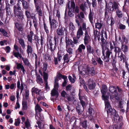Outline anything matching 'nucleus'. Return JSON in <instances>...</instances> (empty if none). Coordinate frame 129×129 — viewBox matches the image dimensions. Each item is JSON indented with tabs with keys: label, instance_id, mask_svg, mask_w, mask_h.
Here are the masks:
<instances>
[{
	"label": "nucleus",
	"instance_id": "obj_15",
	"mask_svg": "<svg viewBox=\"0 0 129 129\" xmlns=\"http://www.w3.org/2000/svg\"><path fill=\"white\" fill-rule=\"evenodd\" d=\"M64 31H67L66 28L61 27L60 28L59 27L57 29V32L58 35L62 36L64 35Z\"/></svg>",
	"mask_w": 129,
	"mask_h": 129
},
{
	"label": "nucleus",
	"instance_id": "obj_53",
	"mask_svg": "<svg viewBox=\"0 0 129 129\" xmlns=\"http://www.w3.org/2000/svg\"><path fill=\"white\" fill-rule=\"evenodd\" d=\"M31 13L30 10H26L25 11V14L27 18H29L30 17Z\"/></svg>",
	"mask_w": 129,
	"mask_h": 129
},
{
	"label": "nucleus",
	"instance_id": "obj_32",
	"mask_svg": "<svg viewBox=\"0 0 129 129\" xmlns=\"http://www.w3.org/2000/svg\"><path fill=\"white\" fill-rule=\"evenodd\" d=\"M49 43L50 50L51 52H53L55 49L56 47L55 46H55H54V44L52 43L51 40H49Z\"/></svg>",
	"mask_w": 129,
	"mask_h": 129
},
{
	"label": "nucleus",
	"instance_id": "obj_5",
	"mask_svg": "<svg viewBox=\"0 0 129 129\" xmlns=\"http://www.w3.org/2000/svg\"><path fill=\"white\" fill-rule=\"evenodd\" d=\"M104 53L102 52L103 56L102 58L104 61L105 62H108L110 60V56L111 55V57L113 58V56L112 55V53L111 51H109L108 50Z\"/></svg>",
	"mask_w": 129,
	"mask_h": 129
},
{
	"label": "nucleus",
	"instance_id": "obj_9",
	"mask_svg": "<svg viewBox=\"0 0 129 129\" xmlns=\"http://www.w3.org/2000/svg\"><path fill=\"white\" fill-rule=\"evenodd\" d=\"M102 33V35L101 36V41L102 44H101L102 47H103L104 48L105 44L107 42H106V40L104 39V37L107 39V35L106 32L105 31H104V30H102L101 32Z\"/></svg>",
	"mask_w": 129,
	"mask_h": 129
},
{
	"label": "nucleus",
	"instance_id": "obj_49",
	"mask_svg": "<svg viewBox=\"0 0 129 129\" xmlns=\"http://www.w3.org/2000/svg\"><path fill=\"white\" fill-rule=\"evenodd\" d=\"M6 13L7 14V15L10 16L11 14L12 13V11L10 8L6 9Z\"/></svg>",
	"mask_w": 129,
	"mask_h": 129
},
{
	"label": "nucleus",
	"instance_id": "obj_35",
	"mask_svg": "<svg viewBox=\"0 0 129 129\" xmlns=\"http://www.w3.org/2000/svg\"><path fill=\"white\" fill-rule=\"evenodd\" d=\"M51 95L52 96H58V91L54 88H53L51 91Z\"/></svg>",
	"mask_w": 129,
	"mask_h": 129
},
{
	"label": "nucleus",
	"instance_id": "obj_45",
	"mask_svg": "<svg viewBox=\"0 0 129 129\" xmlns=\"http://www.w3.org/2000/svg\"><path fill=\"white\" fill-rule=\"evenodd\" d=\"M87 121L86 120L80 122V125L83 127L86 128L87 127Z\"/></svg>",
	"mask_w": 129,
	"mask_h": 129
},
{
	"label": "nucleus",
	"instance_id": "obj_60",
	"mask_svg": "<svg viewBox=\"0 0 129 129\" xmlns=\"http://www.w3.org/2000/svg\"><path fill=\"white\" fill-rule=\"evenodd\" d=\"M45 58L48 61H50L51 60V58L50 56L48 54H46L44 56Z\"/></svg>",
	"mask_w": 129,
	"mask_h": 129
},
{
	"label": "nucleus",
	"instance_id": "obj_62",
	"mask_svg": "<svg viewBox=\"0 0 129 129\" xmlns=\"http://www.w3.org/2000/svg\"><path fill=\"white\" fill-rule=\"evenodd\" d=\"M96 60L101 65L103 64V61H102L100 58L97 57Z\"/></svg>",
	"mask_w": 129,
	"mask_h": 129
},
{
	"label": "nucleus",
	"instance_id": "obj_56",
	"mask_svg": "<svg viewBox=\"0 0 129 129\" xmlns=\"http://www.w3.org/2000/svg\"><path fill=\"white\" fill-rule=\"evenodd\" d=\"M79 95V99L80 100V103L81 104L83 107V108L85 106V103L84 101L82 99V97Z\"/></svg>",
	"mask_w": 129,
	"mask_h": 129
},
{
	"label": "nucleus",
	"instance_id": "obj_39",
	"mask_svg": "<svg viewBox=\"0 0 129 129\" xmlns=\"http://www.w3.org/2000/svg\"><path fill=\"white\" fill-rule=\"evenodd\" d=\"M63 59L64 62L68 63L69 61V54H66L64 55L63 56Z\"/></svg>",
	"mask_w": 129,
	"mask_h": 129
},
{
	"label": "nucleus",
	"instance_id": "obj_34",
	"mask_svg": "<svg viewBox=\"0 0 129 129\" xmlns=\"http://www.w3.org/2000/svg\"><path fill=\"white\" fill-rule=\"evenodd\" d=\"M86 2L84 3L83 4H81L80 6V9L83 12H85L87 7L86 5Z\"/></svg>",
	"mask_w": 129,
	"mask_h": 129
},
{
	"label": "nucleus",
	"instance_id": "obj_23",
	"mask_svg": "<svg viewBox=\"0 0 129 129\" xmlns=\"http://www.w3.org/2000/svg\"><path fill=\"white\" fill-rule=\"evenodd\" d=\"M109 90L111 93H115L117 91V88L115 86H110L109 88Z\"/></svg>",
	"mask_w": 129,
	"mask_h": 129
},
{
	"label": "nucleus",
	"instance_id": "obj_29",
	"mask_svg": "<svg viewBox=\"0 0 129 129\" xmlns=\"http://www.w3.org/2000/svg\"><path fill=\"white\" fill-rule=\"evenodd\" d=\"M27 49L26 50L27 52L28 55L29 54H31L32 53L33 50L31 46L28 44L27 46Z\"/></svg>",
	"mask_w": 129,
	"mask_h": 129
},
{
	"label": "nucleus",
	"instance_id": "obj_36",
	"mask_svg": "<svg viewBox=\"0 0 129 129\" xmlns=\"http://www.w3.org/2000/svg\"><path fill=\"white\" fill-rule=\"evenodd\" d=\"M19 43L20 44L23 49H24L25 47V45L23 40L22 38L19 39Z\"/></svg>",
	"mask_w": 129,
	"mask_h": 129
},
{
	"label": "nucleus",
	"instance_id": "obj_31",
	"mask_svg": "<svg viewBox=\"0 0 129 129\" xmlns=\"http://www.w3.org/2000/svg\"><path fill=\"white\" fill-rule=\"evenodd\" d=\"M4 13V10L3 9L2 6H1L0 7V17L2 21H3L4 20L3 17Z\"/></svg>",
	"mask_w": 129,
	"mask_h": 129
},
{
	"label": "nucleus",
	"instance_id": "obj_48",
	"mask_svg": "<svg viewBox=\"0 0 129 129\" xmlns=\"http://www.w3.org/2000/svg\"><path fill=\"white\" fill-rule=\"evenodd\" d=\"M68 15L70 17L74 16V9L69 10L68 12Z\"/></svg>",
	"mask_w": 129,
	"mask_h": 129
},
{
	"label": "nucleus",
	"instance_id": "obj_24",
	"mask_svg": "<svg viewBox=\"0 0 129 129\" xmlns=\"http://www.w3.org/2000/svg\"><path fill=\"white\" fill-rule=\"evenodd\" d=\"M105 44L106 45H105L104 48V50L103 47H102V52H103V53H104V52H106V51H107V50H108V51H111L110 50V49L108 48L109 46V42H107Z\"/></svg>",
	"mask_w": 129,
	"mask_h": 129
},
{
	"label": "nucleus",
	"instance_id": "obj_51",
	"mask_svg": "<svg viewBox=\"0 0 129 129\" xmlns=\"http://www.w3.org/2000/svg\"><path fill=\"white\" fill-rule=\"evenodd\" d=\"M75 27L73 24L72 22L70 23L69 24V29L72 30V31H73L75 30Z\"/></svg>",
	"mask_w": 129,
	"mask_h": 129
},
{
	"label": "nucleus",
	"instance_id": "obj_40",
	"mask_svg": "<svg viewBox=\"0 0 129 129\" xmlns=\"http://www.w3.org/2000/svg\"><path fill=\"white\" fill-rule=\"evenodd\" d=\"M36 81L39 84H42L43 83L42 79L39 75H38L37 77Z\"/></svg>",
	"mask_w": 129,
	"mask_h": 129
},
{
	"label": "nucleus",
	"instance_id": "obj_26",
	"mask_svg": "<svg viewBox=\"0 0 129 129\" xmlns=\"http://www.w3.org/2000/svg\"><path fill=\"white\" fill-rule=\"evenodd\" d=\"M94 38L96 39L97 38L98 40L99 41H100V32L96 30H94Z\"/></svg>",
	"mask_w": 129,
	"mask_h": 129
},
{
	"label": "nucleus",
	"instance_id": "obj_18",
	"mask_svg": "<svg viewBox=\"0 0 129 129\" xmlns=\"http://www.w3.org/2000/svg\"><path fill=\"white\" fill-rule=\"evenodd\" d=\"M85 46L83 44H81L79 45V47L77 50V51L79 53H81L85 49Z\"/></svg>",
	"mask_w": 129,
	"mask_h": 129
},
{
	"label": "nucleus",
	"instance_id": "obj_54",
	"mask_svg": "<svg viewBox=\"0 0 129 129\" xmlns=\"http://www.w3.org/2000/svg\"><path fill=\"white\" fill-rule=\"evenodd\" d=\"M27 103L26 102L23 101L22 102V106L23 109L24 110H26L27 109Z\"/></svg>",
	"mask_w": 129,
	"mask_h": 129
},
{
	"label": "nucleus",
	"instance_id": "obj_3",
	"mask_svg": "<svg viewBox=\"0 0 129 129\" xmlns=\"http://www.w3.org/2000/svg\"><path fill=\"white\" fill-rule=\"evenodd\" d=\"M105 101V108L107 110V113L108 115H111V114H114L115 112V110L113 109H112L111 107L110 103L108 101V97L106 96L103 98Z\"/></svg>",
	"mask_w": 129,
	"mask_h": 129
},
{
	"label": "nucleus",
	"instance_id": "obj_16",
	"mask_svg": "<svg viewBox=\"0 0 129 129\" xmlns=\"http://www.w3.org/2000/svg\"><path fill=\"white\" fill-rule=\"evenodd\" d=\"M75 4L74 2L72 0L70 1L66 7L69 10L74 9L75 8Z\"/></svg>",
	"mask_w": 129,
	"mask_h": 129
},
{
	"label": "nucleus",
	"instance_id": "obj_33",
	"mask_svg": "<svg viewBox=\"0 0 129 129\" xmlns=\"http://www.w3.org/2000/svg\"><path fill=\"white\" fill-rule=\"evenodd\" d=\"M34 33L32 31H31L30 32V34L27 36V38H28V41L30 42H32V38L33 36Z\"/></svg>",
	"mask_w": 129,
	"mask_h": 129
},
{
	"label": "nucleus",
	"instance_id": "obj_58",
	"mask_svg": "<svg viewBox=\"0 0 129 129\" xmlns=\"http://www.w3.org/2000/svg\"><path fill=\"white\" fill-rule=\"evenodd\" d=\"M110 129H118V126L117 125H113L110 127Z\"/></svg>",
	"mask_w": 129,
	"mask_h": 129
},
{
	"label": "nucleus",
	"instance_id": "obj_4",
	"mask_svg": "<svg viewBox=\"0 0 129 129\" xmlns=\"http://www.w3.org/2000/svg\"><path fill=\"white\" fill-rule=\"evenodd\" d=\"M105 101V108L107 110V113L108 115H111V114H114L115 112V110L113 109H112L111 107L110 103L108 101V97L106 96L103 98Z\"/></svg>",
	"mask_w": 129,
	"mask_h": 129
},
{
	"label": "nucleus",
	"instance_id": "obj_27",
	"mask_svg": "<svg viewBox=\"0 0 129 129\" xmlns=\"http://www.w3.org/2000/svg\"><path fill=\"white\" fill-rule=\"evenodd\" d=\"M17 87L19 90V89H20V93H21L22 92V91L24 89L23 84L22 83H21L20 86V82L19 81H18L17 82Z\"/></svg>",
	"mask_w": 129,
	"mask_h": 129
},
{
	"label": "nucleus",
	"instance_id": "obj_61",
	"mask_svg": "<svg viewBox=\"0 0 129 129\" xmlns=\"http://www.w3.org/2000/svg\"><path fill=\"white\" fill-rule=\"evenodd\" d=\"M76 109L79 114H80L82 112V111L81 110L80 107L77 106L76 107Z\"/></svg>",
	"mask_w": 129,
	"mask_h": 129
},
{
	"label": "nucleus",
	"instance_id": "obj_52",
	"mask_svg": "<svg viewBox=\"0 0 129 129\" xmlns=\"http://www.w3.org/2000/svg\"><path fill=\"white\" fill-rule=\"evenodd\" d=\"M114 51L116 53H119L121 52V49L118 47L116 46H114Z\"/></svg>",
	"mask_w": 129,
	"mask_h": 129
},
{
	"label": "nucleus",
	"instance_id": "obj_37",
	"mask_svg": "<svg viewBox=\"0 0 129 129\" xmlns=\"http://www.w3.org/2000/svg\"><path fill=\"white\" fill-rule=\"evenodd\" d=\"M103 26V23L98 22L95 24V28L99 29H100Z\"/></svg>",
	"mask_w": 129,
	"mask_h": 129
},
{
	"label": "nucleus",
	"instance_id": "obj_25",
	"mask_svg": "<svg viewBox=\"0 0 129 129\" xmlns=\"http://www.w3.org/2000/svg\"><path fill=\"white\" fill-rule=\"evenodd\" d=\"M87 52L89 54H93L94 53V50L93 48L89 45H88L86 46Z\"/></svg>",
	"mask_w": 129,
	"mask_h": 129
},
{
	"label": "nucleus",
	"instance_id": "obj_50",
	"mask_svg": "<svg viewBox=\"0 0 129 129\" xmlns=\"http://www.w3.org/2000/svg\"><path fill=\"white\" fill-rule=\"evenodd\" d=\"M35 109L36 112H40L42 110L41 108L38 104H37L36 106Z\"/></svg>",
	"mask_w": 129,
	"mask_h": 129
},
{
	"label": "nucleus",
	"instance_id": "obj_30",
	"mask_svg": "<svg viewBox=\"0 0 129 129\" xmlns=\"http://www.w3.org/2000/svg\"><path fill=\"white\" fill-rule=\"evenodd\" d=\"M121 49L122 51L124 53H125L128 51V46L124 44H122V46Z\"/></svg>",
	"mask_w": 129,
	"mask_h": 129
},
{
	"label": "nucleus",
	"instance_id": "obj_22",
	"mask_svg": "<svg viewBox=\"0 0 129 129\" xmlns=\"http://www.w3.org/2000/svg\"><path fill=\"white\" fill-rule=\"evenodd\" d=\"M83 34V31L81 26H80L77 32L76 37L78 39H79L81 36Z\"/></svg>",
	"mask_w": 129,
	"mask_h": 129
},
{
	"label": "nucleus",
	"instance_id": "obj_57",
	"mask_svg": "<svg viewBox=\"0 0 129 129\" xmlns=\"http://www.w3.org/2000/svg\"><path fill=\"white\" fill-rule=\"evenodd\" d=\"M44 30L46 33L47 34L49 33V31L48 29V28L46 24L44 22Z\"/></svg>",
	"mask_w": 129,
	"mask_h": 129
},
{
	"label": "nucleus",
	"instance_id": "obj_13",
	"mask_svg": "<svg viewBox=\"0 0 129 129\" xmlns=\"http://www.w3.org/2000/svg\"><path fill=\"white\" fill-rule=\"evenodd\" d=\"M65 42L66 44V48L67 52L70 54H73V50L70 47V44L66 41Z\"/></svg>",
	"mask_w": 129,
	"mask_h": 129
},
{
	"label": "nucleus",
	"instance_id": "obj_28",
	"mask_svg": "<svg viewBox=\"0 0 129 129\" xmlns=\"http://www.w3.org/2000/svg\"><path fill=\"white\" fill-rule=\"evenodd\" d=\"M112 115H114L113 120L115 122H118L119 121L120 118L117 114L116 113L115 111L114 114H113Z\"/></svg>",
	"mask_w": 129,
	"mask_h": 129
},
{
	"label": "nucleus",
	"instance_id": "obj_41",
	"mask_svg": "<svg viewBox=\"0 0 129 129\" xmlns=\"http://www.w3.org/2000/svg\"><path fill=\"white\" fill-rule=\"evenodd\" d=\"M23 7L25 9H27L28 8V5L27 2L24 1L22 3Z\"/></svg>",
	"mask_w": 129,
	"mask_h": 129
},
{
	"label": "nucleus",
	"instance_id": "obj_10",
	"mask_svg": "<svg viewBox=\"0 0 129 129\" xmlns=\"http://www.w3.org/2000/svg\"><path fill=\"white\" fill-rule=\"evenodd\" d=\"M118 5L117 3L114 2L113 3L110 2L109 3L107 7V9L109 11H113L114 9H116L118 8Z\"/></svg>",
	"mask_w": 129,
	"mask_h": 129
},
{
	"label": "nucleus",
	"instance_id": "obj_42",
	"mask_svg": "<svg viewBox=\"0 0 129 129\" xmlns=\"http://www.w3.org/2000/svg\"><path fill=\"white\" fill-rule=\"evenodd\" d=\"M116 13L118 16L119 17H121L122 16V13L120 10L118 9L116 11Z\"/></svg>",
	"mask_w": 129,
	"mask_h": 129
},
{
	"label": "nucleus",
	"instance_id": "obj_55",
	"mask_svg": "<svg viewBox=\"0 0 129 129\" xmlns=\"http://www.w3.org/2000/svg\"><path fill=\"white\" fill-rule=\"evenodd\" d=\"M57 80H56V79H55V83L54 86V88L55 89H57L58 87V82Z\"/></svg>",
	"mask_w": 129,
	"mask_h": 129
},
{
	"label": "nucleus",
	"instance_id": "obj_20",
	"mask_svg": "<svg viewBox=\"0 0 129 129\" xmlns=\"http://www.w3.org/2000/svg\"><path fill=\"white\" fill-rule=\"evenodd\" d=\"M16 64H17L16 68L17 69H21V70L22 71L23 74H25L26 71L25 70L24 67L20 63H18L17 62H16Z\"/></svg>",
	"mask_w": 129,
	"mask_h": 129
},
{
	"label": "nucleus",
	"instance_id": "obj_44",
	"mask_svg": "<svg viewBox=\"0 0 129 129\" xmlns=\"http://www.w3.org/2000/svg\"><path fill=\"white\" fill-rule=\"evenodd\" d=\"M61 78H62L63 79H67V77L66 76H63L61 74L59 73L57 76V79L56 80L58 81V79H60Z\"/></svg>",
	"mask_w": 129,
	"mask_h": 129
},
{
	"label": "nucleus",
	"instance_id": "obj_12",
	"mask_svg": "<svg viewBox=\"0 0 129 129\" xmlns=\"http://www.w3.org/2000/svg\"><path fill=\"white\" fill-rule=\"evenodd\" d=\"M90 41V37L88 31L86 30L84 38V42L85 45H87Z\"/></svg>",
	"mask_w": 129,
	"mask_h": 129
},
{
	"label": "nucleus",
	"instance_id": "obj_59",
	"mask_svg": "<svg viewBox=\"0 0 129 129\" xmlns=\"http://www.w3.org/2000/svg\"><path fill=\"white\" fill-rule=\"evenodd\" d=\"M25 126L27 128H29L30 126V122L28 120H27L25 122Z\"/></svg>",
	"mask_w": 129,
	"mask_h": 129
},
{
	"label": "nucleus",
	"instance_id": "obj_2",
	"mask_svg": "<svg viewBox=\"0 0 129 129\" xmlns=\"http://www.w3.org/2000/svg\"><path fill=\"white\" fill-rule=\"evenodd\" d=\"M79 72L80 74L83 76L89 74L93 75H95V72L93 67L87 65L83 67L82 70L80 71Z\"/></svg>",
	"mask_w": 129,
	"mask_h": 129
},
{
	"label": "nucleus",
	"instance_id": "obj_17",
	"mask_svg": "<svg viewBox=\"0 0 129 129\" xmlns=\"http://www.w3.org/2000/svg\"><path fill=\"white\" fill-rule=\"evenodd\" d=\"M35 4V7L36 8V11L37 12L39 16L41 17L42 16V10L39 6H38L36 3Z\"/></svg>",
	"mask_w": 129,
	"mask_h": 129
},
{
	"label": "nucleus",
	"instance_id": "obj_8",
	"mask_svg": "<svg viewBox=\"0 0 129 129\" xmlns=\"http://www.w3.org/2000/svg\"><path fill=\"white\" fill-rule=\"evenodd\" d=\"M49 21L51 30L55 29L57 27L58 25V23L54 19L52 20V17L50 16H49Z\"/></svg>",
	"mask_w": 129,
	"mask_h": 129
},
{
	"label": "nucleus",
	"instance_id": "obj_46",
	"mask_svg": "<svg viewBox=\"0 0 129 129\" xmlns=\"http://www.w3.org/2000/svg\"><path fill=\"white\" fill-rule=\"evenodd\" d=\"M43 77L45 82L47 81V79H48V74L47 73L43 72Z\"/></svg>",
	"mask_w": 129,
	"mask_h": 129
},
{
	"label": "nucleus",
	"instance_id": "obj_11",
	"mask_svg": "<svg viewBox=\"0 0 129 129\" xmlns=\"http://www.w3.org/2000/svg\"><path fill=\"white\" fill-rule=\"evenodd\" d=\"M34 39L35 40V42L36 43V45L37 47L38 46V45L39 44V42H41V45L42 46L43 44L44 43V40L43 38H42V37H41V38L37 36V35H35L34 37Z\"/></svg>",
	"mask_w": 129,
	"mask_h": 129
},
{
	"label": "nucleus",
	"instance_id": "obj_1",
	"mask_svg": "<svg viewBox=\"0 0 129 129\" xmlns=\"http://www.w3.org/2000/svg\"><path fill=\"white\" fill-rule=\"evenodd\" d=\"M10 3L11 6L14 5L13 10L15 16H17L19 19H22L23 18V15L21 12V8L19 4L18 3L17 5H15L16 4L15 0H10Z\"/></svg>",
	"mask_w": 129,
	"mask_h": 129
},
{
	"label": "nucleus",
	"instance_id": "obj_64",
	"mask_svg": "<svg viewBox=\"0 0 129 129\" xmlns=\"http://www.w3.org/2000/svg\"><path fill=\"white\" fill-rule=\"evenodd\" d=\"M119 27L120 29L123 30L125 29L126 26L125 25L121 24H119Z\"/></svg>",
	"mask_w": 129,
	"mask_h": 129
},
{
	"label": "nucleus",
	"instance_id": "obj_19",
	"mask_svg": "<svg viewBox=\"0 0 129 129\" xmlns=\"http://www.w3.org/2000/svg\"><path fill=\"white\" fill-rule=\"evenodd\" d=\"M107 90V86L105 85H102L101 88V91L102 93V97L104 98V96H106L104 95L106 93V92Z\"/></svg>",
	"mask_w": 129,
	"mask_h": 129
},
{
	"label": "nucleus",
	"instance_id": "obj_63",
	"mask_svg": "<svg viewBox=\"0 0 129 129\" xmlns=\"http://www.w3.org/2000/svg\"><path fill=\"white\" fill-rule=\"evenodd\" d=\"M47 65L46 63H44L42 69L43 72L46 71L47 69Z\"/></svg>",
	"mask_w": 129,
	"mask_h": 129
},
{
	"label": "nucleus",
	"instance_id": "obj_6",
	"mask_svg": "<svg viewBox=\"0 0 129 129\" xmlns=\"http://www.w3.org/2000/svg\"><path fill=\"white\" fill-rule=\"evenodd\" d=\"M31 91L32 93H35L38 95V97L37 98L38 100L43 98V92L41 91V90L34 87L32 88Z\"/></svg>",
	"mask_w": 129,
	"mask_h": 129
},
{
	"label": "nucleus",
	"instance_id": "obj_47",
	"mask_svg": "<svg viewBox=\"0 0 129 129\" xmlns=\"http://www.w3.org/2000/svg\"><path fill=\"white\" fill-rule=\"evenodd\" d=\"M120 58V61H123V62L125 61V55L122 53H121V55L119 56Z\"/></svg>",
	"mask_w": 129,
	"mask_h": 129
},
{
	"label": "nucleus",
	"instance_id": "obj_7",
	"mask_svg": "<svg viewBox=\"0 0 129 129\" xmlns=\"http://www.w3.org/2000/svg\"><path fill=\"white\" fill-rule=\"evenodd\" d=\"M79 39H78L77 37H74L73 38V41L71 39H69L68 38L67 39L66 37L65 41L70 44L71 47H73L75 46V44H77L79 43Z\"/></svg>",
	"mask_w": 129,
	"mask_h": 129
},
{
	"label": "nucleus",
	"instance_id": "obj_38",
	"mask_svg": "<svg viewBox=\"0 0 129 129\" xmlns=\"http://www.w3.org/2000/svg\"><path fill=\"white\" fill-rule=\"evenodd\" d=\"M22 60L24 64L26 66H29L30 64L28 59L27 58H22Z\"/></svg>",
	"mask_w": 129,
	"mask_h": 129
},
{
	"label": "nucleus",
	"instance_id": "obj_43",
	"mask_svg": "<svg viewBox=\"0 0 129 129\" xmlns=\"http://www.w3.org/2000/svg\"><path fill=\"white\" fill-rule=\"evenodd\" d=\"M15 27L19 31H21L22 30V28L20 24L17 23L15 24Z\"/></svg>",
	"mask_w": 129,
	"mask_h": 129
},
{
	"label": "nucleus",
	"instance_id": "obj_14",
	"mask_svg": "<svg viewBox=\"0 0 129 129\" xmlns=\"http://www.w3.org/2000/svg\"><path fill=\"white\" fill-rule=\"evenodd\" d=\"M87 84L88 85V87L90 89H93L95 86V83L91 79H89L87 80Z\"/></svg>",
	"mask_w": 129,
	"mask_h": 129
},
{
	"label": "nucleus",
	"instance_id": "obj_21",
	"mask_svg": "<svg viewBox=\"0 0 129 129\" xmlns=\"http://www.w3.org/2000/svg\"><path fill=\"white\" fill-rule=\"evenodd\" d=\"M94 13L93 11L90 9L89 13L88 15V18L90 22L91 23L93 24Z\"/></svg>",
	"mask_w": 129,
	"mask_h": 129
}]
</instances>
